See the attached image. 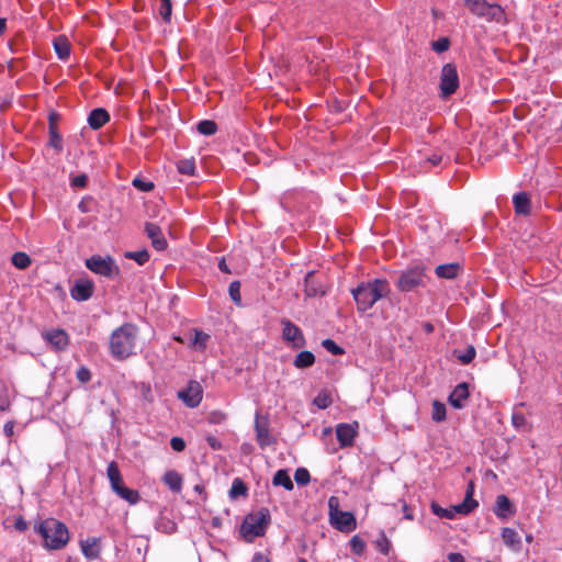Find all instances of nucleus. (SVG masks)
Listing matches in <instances>:
<instances>
[{
  "mask_svg": "<svg viewBox=\"0 0 562 562\" xmlns=\"http://www.w3.org/2000/svg\"><path fill=\"white\" fill-rule=\"evenodd\" d=\"M138 329L126 323L116 328L110 336V353L116 360H125L135 353Z\"/></svg>",
  "mask_w": 562,
  "mask_h": 562,
  "instance_id": "f257e3e1",
  "label": "nucleus"
},
{
  "mask_svg": "<svg viewBox=\"0 0 562 562\" xmlns=\"http://www.w3.org/2000/svg\"><path fill=\"white\" fill-rule=\"evenodd\" d=\"M389 284L384 279H375L372 282L361 283L352 290L357 307L361 312L371 308L375 302L389 293Z\"/></svg>",
  "mask_w": 562,
  "mask_h": 562,
  "instance_id": "f03ea898",
  "label": "nucleus"
},
{
  "mask_svg": "<svg viewBox=\"0 0 562 562\" xmlns=\"http://www.w3.org/2000/svg\"><path fill=\"white\" fill-rule=\"evenodd\" d=\"M35 530L44 539L45 546L48 549L59 550L69 541L68 528L64 522H60L55 518H47L40 521L35 526Z\"/></svg>",
  "mask_w": 562,
  "mask_h": 562,
  "instance_id": "7ed1b4c3",
  "label": "nucleus"
},
{
  "mask_svg": "<svg viewBox=\"0 0 562 562\" xmlns=\"http://www.w3.org/2000/svg\"><path fill=\"white\" fill-rule=\"evenodd\" d=\"M269 524L270 513L267 508H261L259 512L246 516L240 526V533L246 541L251 542L266 533Z\"/></svg>",
  "mask_w": 562,
  "mask_h": 562,
  "instance_id": "20e7f679",
  "label": "nucleus"
},
{
  "mask_svg": "<svg viewBox=\"0 0 562 562\" xmlns=\"http://www.w3.org/2000/svg\"><path fill=\"white\" fill-rule=\"evenodd\" d=\"M329 521L333 527L342 532H351L356 529L357 522L350 512L339 509V498L330 496L328 498Z\"/></svg>",
  "mask_w": 562,
  "mask_h": 562,
  "instance_id": "39448f33",
  "label": "nucleus"
},
{
  "mask_svg": "<svg viewBox=\"0 0 562 562\" xmlns=\"http://www.w3.org/2000/svg\"><path fill=\"white\" fill-rule=\"evenodd\" d=\"M470 11L487 22H502L505 19L504 10L501 5L488 3L485 0H464Z\"/></svg>",
  "mask_w": 562,
  "mask_h": 562,
  "instance_id": "423d86ee",
  "label": "nucleus"
},
{
  "mask_svg": "<svg viewBox=\"0 0 562 562\" xmlns=\"http://www.w3.org/2000/svg\"><path fill=\"white\" fill-rule=\"evenodd\" d=\"M86 267L92 272L110 279L120 274V268L110 256H91L86 260Z\"/></svg>",
  "mask_w": 562,
  "mask_h": 562,
  "instance_id": "0eeeda50",
  "label": "nucleus"
},
{
  "mask_svg": "<svg viewBox=\"0 0 562 562\" xmlns=\"http://www.w3.org/2000/svg\"><path fill=\"white\" fill-rule=\"evenodd\" d=\"M425 267L414 266L405 270L397 280V288L403 292H409L425 285Z\"/></svg>",
  "mask_w": 562,
  "mask_h": 562,
  "instance_id": "6e6552de",
  "label": "nucleus"
},
{
  "mask_svg": "<svg viewBox=\"0 0 562 562\" xmlns=\"http://www.w3.org/2000/svg\"><path fill=\"white\" fill-rule=\"evenodd\" d=\"M459 87V76L453 64H446L441 69L440 90L441 95L447 98L456 92Z\"/></svg>",
  "mask_w": 562,
  "mask_h": 562,
  "instance_id": "1a4fd4ad",
  "label": "nucleus"
},
{
  "mask_svg": "<svg viewBox=\"0 0 562 562\" xmlns=\"http://www.w3.org/2000/svg\"><path fill=\"white\" fill-rule=\"evenodd\" d=\"M203 396V390L198 381H190L184 390L179 391L178 397L182 400L187 406L194 408L200 405Z\"/></svg>",
  "mask_w": 562,
  "mask_h": 562,
  "instance_id": "9d476101",
  "label": "nucleus"
},
{
  "mask_svg": "<svg viewBox=\"0 0 562 562\" xmlns=\"http://www.w3.org/2000/svg\"><path fill=\"white\" fill-rule=\"evenodd\" d=\"M255 431L256 440L260 448H266L276 442V439L272 437L270 432V425L267 417H261L258 414L256 415Z\"/></svg>",
  "mask_w": 562,
  "mask_h": 562,
  "instance_id": "9b49d317",
  "label": "nucleus"
},
{
  "mask_svg": "<svg viewBox=\"0 0 562 562\" xmlns=\"http://www.w3.org/2000/svg\"><path fill=\"white\" fill-rule=\"evenodd\" d=\"M282 325V338L291 342L293 348H303L305 346V338L302 330L289 319H283Z\"/></svg>",
  "mask_w": 562,
  "mask_h": 562,
  "instance_id": "f8f14e48",
  "label": "nucleus"
},
{
  "mask_svg": "<svg viewBox=\"0 0 562 562\" xmlns=\"http://www.w3.org/2000/svg\"><path fill=\"white\" fill-rule=\"evenodd\" d=\"M43 337L56 351H63L69 345L68 334L64 329H52L44 333Z\"/></svg>",
  "mask_w": 562,
  "mask_h": 562,
  "instance_id": "ddd939ff",
  "label": "nucleus"
},
{
  "mask_svg": "<svg viewBox=\"0 0 562 562\" xmlns=\"http://www.w3.org/2000/svg\"><path fill=\"white\" fill-rule=\"evenodd\" d=\"M145 232L147 237L151 240V245L156 250H165L168 246V243L160 229V227L154 223L145 224Z\"/></svg>",
  "mask_w": 562,
  "mask_h": 562,
  "instance_id": "4468645a",
  "label": "nucleus"
},
{
  "mask_svg": "<svg viewBox=\"0 0 562 562\" xmlns=\"http://www.w3.org/2000/svg\"><path fill=\"white\" fill-rule=\"evenodd\" d=\"M93 288L90 280H79L70 290L71 297L76 301H87L92 296Z\"/></svg>",
  "mask_w": 562,
  "mask_h": 562,
  "instance_id": "2eb2a0df",
  "label": "nucleus"
},
{
  "mask_svg": "<svg viewBox=\"0 0 562 562\" xmlns=\"http://www.w3.org/2000/svg\"><path fill=\"white\" fill-rule=\"evenodd\" d=\"M357 424H339L336 428L337 439L341 447H349L353 445L357 435Z\"/></svg>",
  "mask_w": 562,
  "mask_h": 562,
  "instance_id": "dca6fc26",
  "label": "nucleus"
},
{
  "mask_svg": "<svg viewBox=\"0 0 562 562\" xmlns=\"http://www.w3.org/2000/svg\"><path fill=\"white\" fill-rule=\"evenodd\" d=\"M469 385L467 383H460L449 395L448 402L452 407L461 409L464 407V403L469 398Z\"/></svg>",
  "mask_w": 562,
  "mask_h": 562,
  "instance_id": "f3484780",
  "label": "nucleus"
},
{
  "mask_svg": "<svg viewBox=\"0 0 562 562\" xmlns=\"http://www.w3.org/2000/svg\"><path fill=\"white\" fill-rule=\"evenodd\" d=\"M474 484L470 482L465 492L464 501L453 506V510L462 515L470 514L476 506L477 502L473 499Z\"/></svg>",
  "mask_w": 562,
  "mask_h": 562,
  "instance_id": "a211bd4d",
  "label": "nucleus"
},
{
  "mask_svg": "<svg viewBox=\"0 0 562 562\" xmlns=\"http://www.w3.org/2000/svg\"><path fill=\"white\" fill-rule=\"evenodd\" d=\"M304 291L310 297L323 295L325 293L323 285L317 281L315 272L311 271L306 274L304 280Z\"/></svg>",
  "mask_w": 562,
  "mask_h": 562,
  "instance_id": "6ab92c4d",
  "label": "nucleus"
},
{
  "mask_svg": "<svg viewBox=\"0 0 562 562\" xmlns=\"http://www.w3.org/2000/svg\"><path fill=\"white\" fill-rule=\"evenodd\" d=\"M502 538H503L504 543L512 551H515V552L520 551L521 539H520L519 533L515 529L508 528V527L503 528L502 529Z\"/></svg>",
  "mask_w": 562,
  "mask_h": 562,
  "instance_id": "aec40b11",
  "label": "nucleus"
},
{
  "mask_svg": "<svg viewBox=\"0 0 562 562\" xmlns=\"http://www.w3.org/2000/svg\"><path fill=\"white\" fill-rule=\"evenodd\" d=\"M110 120V115L106 110L102 108H97L92 110L88 116L89 126L92 130L101 128L105 123Z\"/></svg>",
  "mask_w": 562,
  "mask_h": 562,
  "instance_id": "412c9836",
  "label": "nucleus"
},
{
  "mask_svg": "<svg viewBox=\"0 0 562 562\" xmlns=\"http://www.w3.org/2000/svg\"><path fill=\"white\" fill-rule=\"evenodd\" d=\"M99 541L100 540L98 538H88L86 540L80 541L81 551L87 559L94 560L99 558Z\"/></svg>",
  "mask_w": 562,
  "mask_h": 562,
  "instance_id": "4be33fe9",
  "label": "nucleus"
},
{
  "mask_svg": "<svg viewBox=\"0 0 562 562\" xmlns=\"http://www.w3.org/2000/svg\"><path fill=\"white\" fill-rule=\"evenodd\" d=\"M161 480L173 493H179L182 488V476L175 470H168Z\"/></svg>",
  "mask_w": 562,
  "mask_h": 562,
  "instance_id": "5701e85b",
  "label": "nucleus"
},
{
  "mask_svg": "<svg viewBox=\"0 0 562 562\" xmlns=\"http://www.w3.org/2000/svg\"><path fill=\"white\" fill-rule=\"evenodd\" d=\"M54 49L59 59H67L70 55V43L65 35H58L53 41Z\"/></svg>",
  "mask_w": 562,
  "mask_h": 562,
  "instance_id": "b1692460",
  "label": "nucleus"
},
{
  "mask_svg": "<svg viewBox=\"0 0 562 562\" xmlns=\"http://www.w3.org/2000/svg\"><path fill=\"white\" fill-rule=\"evenodd\" d=\"M513 203L517 214L528 215L530 213V199L527 193L520 192L515 194Z\"/></svg>",
  "mask_w": 562,
  "mask_h": 562,
  "instance_id": "393cba45",
  "label": "nucleus"
},
{
  "mask_svg": "<svg viewBox=\"0 0 562 562\" xmlns=\"http://www.w3.org/2000/svg\"><path fill=\"white\" fill-rule=\"evenodd\" d=\"M460 265L458 262L439 265L435 272L437 277L442 279H454L460 272Z\"/></svg>",
  "mask_w": 562,
  "mask_h": 562,
  "instance_id": "a878e982",
  "label": "nucleus"
},
{
  "mask_svg": "<svg viewBox=\"0 0 562 562\" xmlns=\"http://www.w3.org/2000/svg\"><path fill=\"white\" fill-rule=\"evenodd\" d=\"M106 474L109 477V481L111 483V488L115 492L117 488H120L123 484L122 476L119 470L117 464L112 461L108 465Z\"/></svg>",
  "mask_w": 562,
  "mask_h": 562,
  "instance_id": "bb28decb",
  "label": "nucleus"
},
{
  "mask_svg": "<svg viewBox=\"0 0 562 562\" xmlns=\"http://www.w3.org/2000/svg\"><path fill=\"white\" fill-rule=\"evenodd\" d=\"M495 514L502 518L513 514V505L507 496L498 495L496 497Z\"/></svg>",
  "mask_w": 562,
  "mask_h": 562,
  "instance_id": "cd10ccee",
  "label": "nucleus"
},
{
  "mask_svg": "<svg viewBox=\"0 0 562 562\" xmlns=\"http://www.w3.org/2000/svg\"><path fill=\"white\" fill-rule=\"evenodd\" d=\"M272 483L276 486H283L286 491H292L294 487L286 470H278L273 475Z\"/></svg>",
  "mask_w": 562,
  "mask_h": 562,
  "instance_id": "c85d7f7f",
  "label": "nucleus"
},
{
  "mask_svg": "<svg viewBox=\"0 0 562 562\" xmlns=\"http://www.w3.org/2000/svg\"><path fill=\"white\" fill-rule=\"evenodd\" d=\"M315 362V356L307 350L301 351L294 359V367L297 369L310 368Z\"/></svg>",
  "mask_w": 562,
  "mask_h": 562,
  "instance_id": "c756f323",
  "label": "nucleus"
},
{
  "mask_svg": "<svg viewBox=\"0 0 562 562\" xmlns=\"http://www.w3.org/2000/svg\"><path fill=\"white\" fill-rule=\"evenodd\" d=\"M115 493L124 501L134 505L139 501V494L135 490H131L124 485L115 491Z\"/></svg>",
  "mask_w": 562,
  "mask_h": 562,
  "instance_id": "7c9ffc66",
  "label": "nucleus"
},
{
  "mask_svg": "<svg viewBox=\"0 0 562 562\" xmlns=\"http://www.w3.org/2000/svg\"><path fill=\"white\" fill-rule=\"evenodd\" d=\"M11 262L15 268L24 270L30 267L32 261L27 254L23 251H18L13 254Z\"/></svg>",
  "mask_w": 562,
  "mask_h": 562,
  "instance_id": "2f4dec72",
  "label": "nucleus"
},
{
  "mask_svg": "<svg viewBox=\"0 0 562 562\" xmlns=\"http://www.w3.org/2000/svg\"><path fill=\"white\" fill-rule=\"evenodd\" d=\"M49 146L56 149L57 153L63 150V139L56 126L50 122L49 124Z\"/></svg>",
  "mask_w": 562,
  "mask_h": 562,
  "instance_id": "473e14b6",
  "label": "nucleus"
},
{
  "mask_svg": "<svg viewBox=\"0 0 562 562\" xmlns=\"http://www.w3.org/2000/svg\"><path fill=\"white\" fill-rule=\"evenodd\" d=\"M446 414H447L446 405L443 403L439 402V401H434L432 402L431 418L436 423H440V422H443L446 419Z\"/></svg>",
  "mask_w": 562,
  "mask_h": 562,
  "instance_id": "72a5a7b5",
  "label": "nucleus"
},
{
  "mask_svg": "<svg viewBox=\"0 0 562 562\" xmlns=\"http://www.w3.org/2000/svg\"><path fill=\"white\" fill-rule=\"evenodd\" d=\"M196 130L200 134L210 136L216 133L217 125L214 121L204 120L199 122V124L196 125Z\"/></svg>",
  "mask_w": 562,
  "mask_h": 562,
  "instance_id": "f704fd0d",
  "label": "nucleus"
},
{
  "mask_svg": "<svg viewBox=\"0 0 562 562\" xmlns=\"http://www.w3.org/2000/svg\"><path fill=\"white\" fill-rule=\"evenodd\" d=\"M247 495V486L240 479H235L232 483V487L229 491V496L232 498H236L238 496H246Z\"/></svg>",
  "mask_w": 562,
  "mask_h": 562,
  "instance_id": "c9c22d12",
  "label": "nucleus"
},
{
  "mask_svg": "<svg viewBox=\"0 0 562 562\" xmlns=\"http://www.w3.org/2000/svg\"><path fill=\"white\" fill-rule=\"evenodd\" d=\"M178 170L182 175L192 176L195 171V162L193 159H182L178 162Z\"/></svg>",
  "mask_w": 562,
  "mask_h": 562,
  "instance_id": "e433bc0d",
  "label": "nucleus"
},
{
  "mask_svg": "<svg viewBox=\"0 0 562 562\" xmlns=\"http://www.w3.org/2000/svg\"><path fill=\"white\" fill-rule=\"evenodd\" d=\"M125 257L135 260L138 265H144L149 260V254L146 249L139 251H127Z\"/></svg>",
  "mask_w": 562,
  "mask_h": 562,
  "instance_id": "4c0bfd02",
  "label": "nucleus"
},
{
  "mask_svg": "<svg viewBox=\"0 0 562 562\" xmlns=\"http://www.w3.org/2000/svg\"><path fill=\"white\" fill-rule=\"evenodd\" d=\"M294 480L299 485H307L311 481L310 472L305 468H299L294 472Z\"/></svg>",
  "mask_w": 562,
  "mask_h": 562,
  "instance_id": "58836bf2",
  "label": "nucleus"
},
{
  "mask_svg": "<svg viewBox=\"0 0 562 562\" xmlns=\"http://www.w3.org/2000/svg\"><path fill=\"white\" fill-rule=\"evenodd\" d=\"M432 513L439 517L453 518L458 512L453 510V506L451 508H442L438 504L431 505Z\"/></svg>",
  "mask_w": 562,
  "mask_h": 562,
  "instance_id": "ea45409f",
  "label": "nucleus"
},
{
  "mask_svg": "<svg viewBox=\"0 0 562 562\" xmlns=\"http://www.w3.org/2000/svg\"><path fill=\"white\" fill-rule=\"evenodd\" d=\"M512 423L517 430H525L527 427V419L521 412L515 411L513 413Z\"/></svg>",
  "mask_w": 562,
  "mask_h": 562,
  "instance_id": "a19ab883",
  "label": "nucleus"
},
{
  "mask_svg": "<svg viewBox=\"0 0 562 562\" xmlns=\"http://www.w3.org/2000/svg\"><path fill=\"white\" fill-rule=\"evenodd\" d=\"M331 397L330 395L327 393V392H321L315 398H314V404L321 408V409H325L327 408L328 406H330L331 404Z\"/></svg>",
  "mask_w": 562,
  "mask_h": 562,
  "instance_id": "79ce46f5",
  "label": "nucleus"
},
{
  "mask_svg": "<svg viewBox=\"0 0 562 562\" xmlns=\"http://www.w3.org/2000/svg\"><path fill=\"white\" fill-rule=\"evenodd\" d=\"M209 338L210 336L203 333L202 330H195L192 345L199 349H204L206 347V341L209 340Z\"/></svg>",
  "mask_w": 562,
  "mask_h": 562,
  "instance_id": "37998d69",
  "label": "nucleus"
},
{
  "mask_svg": "<svg viewBox=\"0 0 562 562\" xmlns=\"http://www.w3.org/2000/svg\"><path fill=\"white\" fill-rule=\"evenodd\" d=\"M229 296L236 304H240L241 297H240V282L239 281H233L229 284L228 288Z\"/></svg>",
  "mask_w": 562,
  "mask_h": 562,
  "instance_id": "c03bdc74",
  "label": "nucleus"
},
{
  "mask_svg": "<svg viewBox=\"0 0 562 562\" xmlns=\"http://www.w3.org/2000/svg\"><path fill=\"white\" fill-rule=\"evenodd\" d=\"M476 355L475 348L473 346H468L467 350L462 353H458L457 358L463 363H470Z\"/></svg>",
  "mask_w": 562,
  "mask_h": 562,
  "instance_id": "a18cd8bd",
  "label": "nucleus"
},
{
  "mask_svg": "<svg viewBox=\"0 0 562 562\" xmlns=\"http://www.w3.org/2000/svg\"><path fill=\"white\" fill-rule=\"evenodd\" d=\"M171 1L170 0H161V5L159 8V14L164 19V21L169 22L171 16Z\"/></svg>",
  "mask_w": 562,
  "mask_h": 562,
  "instance_id": "49530a36",
  "label": "nucleus"
},
{
  "mask_svg": "<svg viewBox=\"0 0 562 562\" xmlns=\"http://www.w3.org/2000/svg\"><path fill=\"white\" fill-rule=\"evenodd\" d=\"M350 547L356 554L360 555L364 551L366 543L359 536H353L350 540Z\"/></svg>",
  "mask_w": 562,
  "mask_h": 562,
  "instance_id": "de8ad7c7",
  "label": "nucleus"
},
{
  "mask_svg": "<svg viewBox=\"0 0 562 562\" xmlns=\"http://www.w3.org/2000/svg\"><path fill=\"white\" fill-rule=\"evenodd\" d=\"M323 347L331 352L333 355L337 356V355H341L344 353V350L341 347H339L334 340L331 339H325L323 340L322 342Z\"/></svg>",
  "mask_w": 562,
  "mask_h": 562,
  "instance_id": "09e8293b",
  "label": "nucleus"
},
{
  "mask_svg": "<svg viewBox=\"0 0 562 562\" xmlns=\"http://www.w3.org/2000/svg\"><path fill=\"white\" fill-rule=\"evenodd\" d=\"M450 42L447 37H441L436 42H432V49L437 53H443L448 50Z\"/></svg>",
  "mask_w": 562,
  "mask_h": 562,
  "instance_id": "8fccbe9b",
  "label": "nucleus"
},
{
  "mask_svg": "<svg viewBox=\"0 0 562 562\" xmlns=\"http://www.w3.org/2000/svg\"><path fill=\"white\" fill-rule=\"evenodd\" d=\"M376 546L383 554H387L391 549V542L384 533H382L380 539L376 541Z\"/></svg>",
  "mask_w": 562,
  "mask_h": 562,
  "instance_id": "3c124183",
  "label": "nucleus"
},
{
  "mask_svg": "<svg viewBox=\"0 0 562 562\" xmlns=\"http://www.w3.org/2000/svg\"><path fill=\"white\" fill-rule=\"evenodd\" d=\"M76 376L80 382L87 383L91 380V372L88 368L80 367L76 372Z\"/></svg>",
  "mask_w": 562,
  "mask_h": 562,
  "instance_id": "603ef678",
  "label": "nucleus"
},
{
  "mask_svg": "<svg viewBox=\"0 0 562 562\" xmlns=\"http://www.w3.org/2000/svg\"><path fill=\"white\" fill-rule=\"evenodd\" d=\"M170 446L171 448L177 451V452H181L184 450L186 448V442L182 438L180 437H172L171 440H170Z\"/></svg>",
  "mask_w": 562,
  "mask_h": 562,
  "instance_id": "864d4df0",
  "label": "nucleus"
},
{
  "mask_svg": "<svg viewBox=\"0 0 562 562\" xmlns=\"http://www.w3.org/2000/svg\"><path fill=\"white\" fill-rule=\"evenodd\" d=\"M133 184H134V187L140 189L144 192H149V191H151L154 189V183L153 182L143 181L140 179H135L133 181Z\"/></svg>",
  "mask_w": 562,
  "mask_h": 562,
  "instance_id": "5fc2aeb1",
  "label": "nucleus"
},
{
  "mask_svg": "<svg viewBox=\"0 0 562 562\" xmlns=\"http://www.w3.org/2000/svg\"><path fill=\"white\" fill-rule=\"evenodd\" d=\"M88 182V177L85 173L78 175L72 178L71 184L77 188H85Z\"/></svg>",
  "mask_w": 562,
  "mask_h": 562,
  "instance_id": "6e6d98bb",
  "label": "nucleus"
},
{
  "mask_svg": "<svg viewBox=\"0 0 562 562\" xmlns=\"http://www.w3.org/2000/svg\"><path fill=\"white\" fill-rule=\"evenodd\" d=\"M205 440L213 450L222 449V442L216 437L207 435Z\"/></svg>",
  "mask_w": 562,
  "mask_h": 562,
  "instance_id": "4d7b16f0",
  "label": "nucleus"
},
{
  "mask_svg": "<svg viewBox=\"0 0 562 562\" xmlns=\"http://www.w3.org/2000/svg\"><path fill=\"white\" fill-rule=\"evenodd\" d=\"M447 558L449 562H465L463 555L457 552L449 553Z\"/></svg>",
  "mask_w": 562,
  "mask_h": 562,
  "instance_id": "13d9d810",
  "label": "nucleus"
},
{
  "mask_svg": "<svg viewBox=\"0 0 562 562\" xmlns=\"http://www.w3.org/2000/svg\"><path fill=\"white\" fill-rule=\"evenodd\" d=\"M250 562H270V559L265 553L257 552Z\"/></svg>",
  "mask_w": 562,
  "mask_h": 562,
  "instance_id": "bf43d9fd",
  "label": "nucleus"
},
{
  "mask_svg": "<svg viewBox=\"0 0 562 562\" xmlns=\"http://www.w3.org/2000/svg\"><path fill=\"white\" fill-rule=\"evenodd\" d=\"M14 422L10 420L4 424L3 432L7 437H11L13 435Z\"/></svg>",
  "mask_w": 562,
  "mask_h": 562,
  "instance_id": "052dcab7",
  "label": "nucleus"
},
{
  "mask_svg": "<svg viewBox=\"0 0 562 562\" xmlns=\"http://www.w3.org/2000/svg\"><path fill=\"white\" fill-rule=\"evenodd\" d=\"M14 527L20 531H25L27 529V522L23 518H19L15 520Z\"/></svg>",
  "mask_w": 562,
  "mask_h": 562,
  "instance_id": "680f3d73",
  "label": "nucleus"
},
{
  "mask_svg": "<svg viewBox=\"0 0 562 562\" xmlns=\"http://www.w3.org/2000/svg\"><path fill=\"white\" fill-rule=\"evenodd\" d=\"M218 268L224 273H231V270L226 265L225 258H221V260L218 261Z\"/></svg>",
  "mask_w": 562,
  "mask_h": 562,
  "instance_id": "e2e57ef3",
  "label": "nucleus"
},
{
  "mask_svg": "<svg viewBox=\"0 0 562 562\" xmlns=\"http://www.w3.org/2000/svg\"><path fill=\"white\" fill-rule=\"evenodd\" d=\"M441 156L440 155H437V154H434L432 156H430L427 160L434 165V166H437L441 162Z\"/></svg>",
  "mask_w": 562,
  "mask_h": 562,
  "instance_id": "0e129e2a",
  "label": "nucleus"
},
{
  "mask_svg": "<svg viewBox=\"0 0 562 562\" xmlns=\"http://www.w3.org/2000/svg\"><path fill=\"white\" fill-rule=\"evenodd\" d=\"M11 103V99L9 98H3V99H0V109L1 110H4L7 109Z\"/></svg>",
  "mask_w": 562,
  "mask_h": 562,
  "instance_id": "69168bd1",
  "label": "nucleus"
},
{
  "mask_svg": "<svg viewBox=\"0 0 562 562\" xmlns=\"http://www.w3.org/2000/svg\"><path fill=\"white\" fill-rule=\"evenodd\" d=\"M79 209H80V211H81V212H83V213L89 212V209H88V206H87V202H86V201H81V202L79 203Z\"/></svg>",
  "mask_w": 562,
  "mask_h": 562,
  "instance_id": "338daca9",
  "label": "nucleus"
},
{
  "mask_svg": "<svg viewBox=\"0 0 562 562\" xmlns=\"http://www.w3.org/2000/svg\"><path fill=\"white\" fill-rule=\"evenodd\" d=\"M218 417H222V415L220 413H212L211 416H210V420L212 423H217L218 422Z\"/></svg>",
  "mask_w": 562,
  "mask_h": 562,
  "instance_id": "774afa93",
  "label": "nucleus"
}]
</instances>
